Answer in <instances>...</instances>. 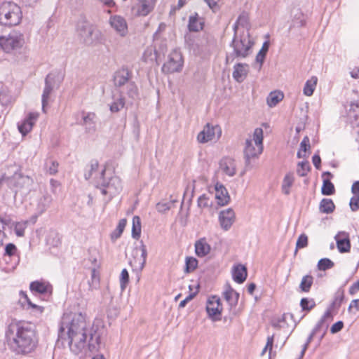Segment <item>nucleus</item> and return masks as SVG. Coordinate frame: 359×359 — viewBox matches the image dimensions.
Listing matches in <instances>:
<instances>
[{
    "label": "nucleus",
    "mask_w": 359,
    "mask_h": 359,
    "mask_svg": "<svg viewBox=\"0 0 359 359\" xmlns=\"http://www.w3.org/2000/svg\"><path fill=\"white\" fill-rule=\"evenodd\" d=\"M126 226V219H121L116 227V229L115 231L111 234V238L112 239H116L119 238L123 233L125 227Z\"/></svg>",
    "instance_id": "nucleus-46"
},
{
    "label": "nucleus",
    "mask_w": 359,
    "mask_h": 359,
    "mask_svg": "<svg viewBox=\"0 0 359 359\" xmlns=\"http://www.w3.org/2000/svg\"><path fill=\"white\" fill-rule=\"evenodd\" d=\"M11 350L17 354H27L36 347L38 339L32 324L25 322L11 323L6 332Z\"/></svg>",
    "instance_id": "nucleus-2"
},
{
    "label": "nucleus",
    "mask_w": 359,
    "mask_h": 359,
    "mask_svg": "<svg viewBox=\"0 0 359 359\" xmlns=\"http://www.w3.org/2000/svg\"><path fill=\"white\" fill-rule=\"evenodd\" d=\"M263 150V130L257 128L253 133V139H248L245 141L244 154L246 165L250 163V160L257 158Z\"/></svg>",
    "instance_id": "nucleus-6"
},
{
    "label": "nucleus",
    "mask_w": 359,
    "mask_h": 359,
    "mask_svg": "<svg viewBox=\"0 0 359 359\" xmlns=\"http://www.w3.org/2000/svg\"><path fill=\"white\" fill-rule=\"evenodd\" d=\"M215 198L217 200V203L219 205H226L230 200V197L226 188L222 184L217 183L215 185Z\"/></svg>",
    "instance_id": "nucleus-25"
},
{
    "label": "nucleus",
    "mask_w": 359,
    "mask_h": 359,
    "mask_svg": "<svg viewBox=\"0 0 359 359\" xmlns=\"http://www.w3.org/2000/svg\"><path fill=\"white\" fill-rule=\"evenodd\" d=\"M58 163L55 161H51L48 168V171L50 175H55L57 172Z\"/></svg>",
    "instance_id": "nucleus-64"
},
{
    "label": "nucleus",
    "mask_w": 359,
    "mask_h": 359,
    "mask_svg": "<svg viewBox=\"0 0 359 359\" xmlns=\"http://www.w3.org/2000/svg\"><path fill=\"white\" fill-rule=\"evenodd\" d=\"M156 0H136L131 7L134 16H147L154 8Z\"/></svg>",
    "instance_id": "nucleus-11"
},
{
    "label": "nucleus",
    "mask_w": 359,
    "mask_h": 359,
    "mask_svg": "<svg viewBox=\"0 0 359 359\" xmlns=\"http://www.w3.org/2000/svg\"><path fill=\"white\" fill-rule=\"evenodd\" d=\"M77 31L86 45L91 46L101 40V32L88 22H80L77 25Z\"/></svg>",
    "instance_id": "nucleus-8"
},
{
    "label": "nucleus",
    "mask_w": 359,
    "mask_h": 359,
    "mask_svg": "<svg viewBox=\"0 0 359 359\" xmlns=\"http://www.w3.org/2000/svg\"><path fill=\"white\" fill-rule=\"evenodd\" d=\"M29 309H32L35 315H40L43 312L44 308L33 303L32 304H30Z\"/></svg>",
    "instance_id": "nucleus-61"
},
{
    "label": "nucleus",
    "mask_w": 359,
    "mask_h": 359,
    "mask_svg": "<svg viewBox=\"0 0 359 359\" xmlns=\"http://www.w3.org/2000/svg\"><path fill=\"white\" fill-rule=\"evenodd\" d=\"M206 311L209 317L213 321L219 320L221 319V313L222 311L220 299L216 296L210 297L207 302Z\"/></svg>",
    "instance_id": "nucleus-13"
},
{
    "label": "nucleus",
    "mask_w": 359,
    "mask_h": 359,
    "mask_svg": "<svg viewBox=\"0 0 359 359\" xmlns=\"http://www.w3.org/2000/svg\"><path fill=\"white\" fill-rule=\"evenodd\" d=\"M141 233V222L138 216H134L133 218L132 236L135 239H138Z\"/></svg>",
    "instance_id": "nucleus-38"
},
{
    "label": "nucleus",
    "mask_w": 359,
    "mask_h": 359,
    "mask_svg": "<svg viewBox=\"0 0 359 359\" xmlns=\"http://www.w3.org/2000/svg\"><path fill=\"white\" fill-rule=\"evenodd\" d=\"M308 245V237L306 234H301L296 243V251L299 248H304Z\"/></svg>",
    "instance_id": "nucleus-51"
},
{
    "label": "nucleus",
    "mask_w": 359,
    "mask_h": 359,
    "mask_svg": "<svg viewBox=\"0 0 359 359\" xmlns=\"http://www.w3.org/2000/svg\"><path fill=\"white\" fill-rule=\"evenodd\" d=\"M284 97V95L279 90L271 92L266 98L269 107H273L277 105Z\"/></svg>",
    "instance_id": "nucleus-33"
},
{
    "label": "nucleus",
    "mask_w": 359,
    "mask_h": 359,
    "mask_svg": "<svg viewBox=\"0 0 359 359\" xmlns=\"http://www.w3.org/2000/svg\"><path fill=\"white\" fill-rule=\"evenodd\" d=\"M29 287L32 292L38 294H46L51 292V287L49 285L39 281L32 282L30 284Z\"/></svg>",
    "instance_id": "nucleus-31"
},
{
    "label": "nucleus",
    "mask_w": 359,
    "mask_h": 359,
    "mask_svg": "<svg viewBox=\"0 0 359 359\" xmlns=\"http://www.w3.org/2000/svg\"><path fill=\"white\" fill-rule=\"evenodd\" d=\"M335 205L330 198H323L319 205V210L323 213L330 214L334 210Z\"/></svg>",
    "instance_id": "nucleus-34"
},
{
    "label": "nucleus",
    "mask_w": 359,
    "mask_h": 359,
    "mask_svg": "<svg viewBox=\"0 0 359 359\" xmlns=\"http://www.w3.org/2000/svg\"><path fill=\"white\" fill-rule=\"evenodd\" d=\"M28 221L15 222L14 231L17 236L23 237L25 236V231L27 226Z\"/></svg>",
    "instance_id": "nucleus-43"
},
{
    "label": "nucleus",
    "mask_w": 359,
    "mask_h": 359,
    "mask_svg": "<svg viewBox=\"0 0 359 359\" xmlns=\"http://www.w3.org/2000/svg\"><path fill=\"white\" fill-rule=\"evenodd\" d=\"M100 284V273L99 271L94 267L91 269V277L88 281L89 289L90 290H95L98 287Z\"/></svg>",
    "instance_id": "nucleus-36"
},
{
    "label": "nucleus",
    "mask_w": 359,
    "mask_h": 359,
    "mask_svg": "<svg viewBox=\"0 0 359 359\" xmlns=\"http://www.w3.org/2000/svg\"><path fill=\"white\" fill-rule=\"evenodd\" d=\"M156 209L159 212L164 213L170 209L169 203L160 202L156 205Z\"/></svg>",
    "instance_id": "nucleus-58"
},
{
    "label": "nucleus",
    "mask_w": 359,
    "mask_h": 359,
    "mask_svg": "<svg viewBox=\"0 0 359 359\" xmlns=\"http://www.w3.org/2000/svg\"><path fill=\"white\" fill-rule=\"evenodd\" d=\"M111 27L121 37H125L128 32L126 19L118 15H111L109 19Z\"/></svg>",
    "instance_id": "nucleus-14"
},
{
    "label": "nucleus",
    "mask_w": 359,
    "mask_h": 359,
    "mask_svg": "<svg viewBox=\"0 0 359 359\" xmlns=\"http://www.w3.org/2000/svg\"><path fill=\"white\" fill-rule=\"evenodd\" d=\"M129 281V275L128 271L124 269L121 273L120 285L122 290H125L126 285Z\"/></svg>",
    "instance_id": "nucleus-52"
},
{
    "label": "nucleus",
    "mask_w": 359,
    "mask_h": 359,
    "mask_svg": "<svg viewBox=\"0 0 359 359\" xmlns=\"http://www.w3.org/2000/svg\"><path fill=\"white\" fill-rule=\"evenodd\" d=\"M183 65V59L181 53L177 50H173L169 55L168 60L163 65L162 70L164 73L170 74L180 72Z\"/></svg>",
    "instance_id": "nucleus-10"
},
{
    "label": "nucleus",
    "mask_w": 359,
    "mask_h": 359,
    "mask_svg": "<svg viewBox=\"0 0 359 359\" xmlns=\"http://www.w3.org/2000/svg\"><path fill=\"white\" fill-rule=\"evenodd\" d=\"M15 250H16V247L14 244L8 243L6 245L5 254L8 255L9 256H11L14 254Z\"/></svg>",
    "instance_id": "nucleus-62"
},
{
    "label": "nucleus",
    "mask_w": 359,
    "mask_h": 359,
    "mask_svg": "<svg viewBox=\"0 0 359 359\" xmlns=\"http://www.w3.org/2000/svg\"><path fill=\"white\" fill-rule=\"evenodd\" d=\"M222 134L221 128L218 126H212L209 123L203 128L198 136L197 140L200 143H206L210 141L217 140Z\"/></svg>",
    "instance_id": "nucleus-12"
},
{
    "label": "nucleus",
    "mask_w": 359,
    "mask_h": 359,
    "mask_svg": "<svg viewBox=\"0 0 359 359\" xmlns=\"http://www.w3.org/2000/svg\"><path fill=\"white\" fill-rule=\"evenodd\" d=\"M111 97L113 102L109 104V109L111 112H118L125 106V98L123 93L118 88H114Z\"/></svg>",
    "instance_id": "nucleus-19"
},
{
    "label": "nucleus",
    "mask_w": 359,
    "mask_h": 359,
    "mask_svg": "<svg viewBox=\"0 0 359 359\" xmlns=\"http://www.w3.org/2000/svg\"><path fill=\"white\" fill-rule=\"evenodd\" d=\"M203 20L197 13L191 15L189 19V29L191 32H198L203 29Z\"/></svg>",
    "instance_id": "nucleus-30"
},
{
    "label": "nucleus",
    "mask_w": 359,
    "mask_h": 359,
    "mask_svg": "<svg viewBox=\"0 0 359 359\" xmlns=\"http://www.w3.org/2000/svg\"><path fill=\"white\" fill-rule=\"evenodd\" d=\"M219 169L226 175L232 177L236 174V163L230 158H224L220 161Z\"/></svg>",
    "instance_id": "nucleus-24"
},
{
    "label": "nucleus",
    "mask_w": 359,
    "mask_h": 359,
    "mask_svg": "<svg viewBox=\"0 0 359 359\" xmlns=\"http://www.w3.org/2000/svg\"><path fill=\"white\" fill-rule=\"evenodd\" d=\"M98 162L97 161H93L90 163V171L88 175L86 174V178L88 179L93 175V172L96 171L98 168Z\"/></svg>",
    "instance_id": "nucleus-63"
},
{
    "label": "nucleus",
    "mask_w": 359,
    "mask_h": 359,
    "mask_svg": "<svg viewBox=\"0 0 359 359\" xmlns=\"http://www.w3.org/2000/svg\"><path fill=\"white\" fill-rule=\"evenodd\" d=\"M294 182V176L293 172H290L285 175L281 186L282 192L285 195L290 194V188L293 185Z\"/></svg>",
    "instance_id": "nucleus-32"
},
{
    "label": "nucleus",
    "mask_w": 359,
    "mask_h": 359,
    "mask_svg": "<svg viewBox=\"0 0 359 359\" xmlns=\"http://www.w3.org/2000/svg\"><path fill=\"white\" fill-rule=\"evenodd\" d=\"M321 192L325 196L333 194L334 193V184L329 180H325L321 188Z\"/></svg>",
    "instance_id": "nucleus-44"
},
{
    "label": "nucleus",
    "mask_w": 359,
    "mask_h": 359,
    "mask_svg": "<svg viewBox=\"0 0 359 359\" xmlns=\"http://www.w3.org/2000/svg\"><path fill=\"white\" fill-rule=\"evenodd\" d=\"M248 25V18L245 15H241L238 17L236 22L233 26V30L235 34L237 33V30L239 29V26L245 27Z\"/></svg>",
    "instance_id": "nucleus-53"
},
{
    "label": "nucleus",
    "mask_w": 359,
    "mask_h": 359,
    "mask_svg": "<svg viewBox=\"0 0 359 359\" xmlns=\"http://www.w3.org/2000/svg\"><path fill=\"white\" fill-rule=\"evenodd\" d=\"M137 251L140 252V257L137 259L138 262V268L140 270L143 269L144 267L147 256V252L146 249V246L143 244L142 242H141V245L140 246L139 249H136Z\"/></svg>",
    "instance_id": "nucleus-40"
},
{
    "label": "nucleus",
    "mask_w": 359,
    "mask_h": 359,
    "mask_svg": "<svg viewBox=\"0 0 359 359\" xmlns=\"http://www.w3.org/2000/svg\"><path fill=\"white\" fill-rule=\"evenodd\" d=\"M55 86V76L53 74L47 75L45 80V87L42 94V110L46 112V107L48 104L50 95Z\"/></svg>",
    "instance_id": "nucleus-15"
},
{
    "label": "nucleus",
    "mask_w": 359,
    "mask_h": 359,
    "mask_svg": "<svg viewBox=\"0 0 359 359\" xmlns=\"http://www.w3.org/2000/svg\"><path fill=\"white\" fill-rule=\"evenodd\" d=\"M198 265V261L194 257H187L186 259V268L185 272L190 273L193 271Z\"/></svg>",
    "instance_id": "nucleus-49"
},
{
    "label": "nucleus",
    "mask_w": 359,
    "mask_h": 359,
    "mask_svg": "<svg viewBox=\"0 0 359 359\" xmlns=\"http://www.w3.org/2000/svg\"><path fill=\"white\" fill-rule=\"evenodd\" d=\"M333 319V316H332V311L330 309H327L325 313L323 314V316L321 317V318L320 319V320L318 322V323L316 324V327H314V329L316 330V331L317 332H320V330H323V332L321 335V338L323 337V336L325 335L327 328H328V325H329V323L330 321H332Z\"/></svg>",
    "instance_id": "nucleus-22"
},
{
    "label": "nucleus",
    "mask_w": 359,
    "mask_h": 359,
    "mask_svg": "<svg viewBox=\"0 0 359 359\" xmlns=\"http://www.w3.org/2000/svg\"><path fill=\"white\" fill-rule=\"evenodd\" d=\"M300 306L303 311H309L315 307L316 303L313 299L302 298L300 302Z\"/></svg>",
    "instance_id": "nucleus-45"
},
{
    "label": "nucleus",
    "mask_w": 359,
    "mask_h": 359,
    "mask_svg": "<svg viewBox=\"0 0 359 359\" xmlns=\"http://www.w3.org/2000/svg\"><path fill=\"white\" fill-rule=\"evenodd\" d=\"M96 115L95 113H83L82 122L81 124L85 127V130L88 133H93L96 130L95 126Z\"/></svg>",
    "instance_id": "nucleus-20"
},
{
    "label": "nucleus",
    "mask_w": 359,
    "mask_h": 359,
    "mask_svg": "<svg viewBox=\"0 0 359 359\" xmlns=\"http://www.w3.org/2000/svg\"><path fill=\"white\" fill-rule=\"evenodd\" d=\"M350 208L353 211L359 209V195H355L350 200Z\"/></svg>",
    "instance_id": "nucleus-57"
},
{
    "label": "nucleus",
    "mask_w": 359,
    "mask_h": 359,
    "mask_svg": "<svg viewBox=\"0 0 359 359\" xmlns=\"http://www.w3.org/2000/svg\"><path fill=\"white\" fill-rule=\"evenodd\" d=\"M232 275L233 280L236 283H242L247 278V269L241 264L236 265L233 269Z\"/></svg>",
    "instance_id": "nucleus-27"
},
{
    "label": "nucleus",
    "mask_w": 359,
    "mask_h": 359,
    "mask_svg": "<svg viewBox=\"0 0 359 359\" xmlns=\"http://www.w3.org/2000/svg\"><path fill=\"white\" fill-rule=\"evenodd\" d=\"M348 116L350 118H353L357 123H359V102H353L350 104L348 111Z\"/></svg>",
    "instance_id": "nucleus-37"
},
{
    "label": "nucleus",
    "mask_w": 359,
    "mask_h": 359,
    "mask_svg": "<svg viewBox=\"0 0 359 359\" xmlns=\"http://www.w3.org/2000/svg\"><path fill=\"white\" fill-rule=\"evenodd\" d=\"M318 332L316 331L315 329L313 330L312 332L310 334V335L309 336L308 339H307V341L305 343V344L303 346V348L302 350V352H301V357H302L306 351V350L307 349V347L309 346V344L311 343V341H312L313 337L315 334H316Z\"/></svg>",
    "instance_id": "nucleus-59"
},
{
    "label": "nucleus",
    "mask_w": 359,
    "mask_h": 359,
    "mask_svg": "<svg viewBox=\"0 0 359 359\" xmlns=\"http://www.w3.org/2000/svg\"><path fill=\"white\" fill-rule=\"evenodd\" d=\"M311 146L309 144V138L305 136L300 143V149L297 152L298 158H304L306 156V152L310 149Z\"/></svg>",
    "instance_id": "nucleus-41"
},
{
    "label": "nucleus",
    "mask_w": 359,
    "mask_h": 359,
    "mask_svg": "<svg viewBox=\"0 0 359 359\" xmlns=\"http://www.w3.org/2000/svg\"><path fill=\"white\" fill-rule=\"evenodd\" d=\"M334 266V262L327 258L321 259L318 264L320 270L325 271Z\"/></svg>",
    "instance_id": "nucleus-50"
},
{
    "label": "nucleus",
    "mask_w": 359,
    "mask_h": 359,
    "mask_svg": "<svg viewBox=\"0 0 359 359\" xmlns=\"http://www.w3.org/2000/svg\"><path fill=\"white\" fill-rule=\"evenodd\" d=\"M248 72L249 69L247 64L237 63L233 67L232 76L238 83H242L247 77Z\"/></svg>",
    "instance_id": "nucleus-21"
},
{
    "label": "nucleus",
    "mask_w": 359,
    "mask_h": 359,
    "mask_svg": "<svg viewBox=\"0 0 359 359\" xmlns=\"http://www.w3.org/2000/svg\"><path fill=\"white\" fill-rule=\"evenodd\" d=\"M344 327V323L342 321H338L332 325L330 328V332L332 334H335L342 330Z\"/></svg>",
    "instance_id": "nucleus-60"
},
{
    "label": "nucleus",
    "mask_w": 359,
    "mask_h": 359,
    "mask_svg": "<svg viewBox=\"0 0 359 359\" xmlns=\"http://www.w3.org/2000/svg\"><path fill=\"white\" fill-rule=\"evenodd\" d=\"M219 221L222 229L228 231L233 225L235 221V213L231 208L220 212L219 215Z\"/></svg>",
    "instance_id": "nucleus-18"
},
{
    "label": "nucleus",
    "mask_w": 359,
    "mask_h": 359,
    "mask_svg": "<svg viewBox=\"0 0 359 359\" xmlns=\"http://www.w3.org/2000/svg\"><path fill=\"white\" fill-rule=\"evenodd\" d=\"M317 81L318 78L313 76L306 82L303 89V93L305 95L311 96L313 95L317 85Z\"/></svg>",
    "instance_id": "nucleus-35"
},
{
    "label": "nucleus",
    "mask_w": 359,
    "mask_h": 359,
    "mask_svg": "<svg viewBox=\"0 0 359 359\" xmlns=\"http://www.w3.org/2000/svg\"><path fill=\"white\" fill-rule=\"evenodd\" d=\"M337 248L339 252H348L351 249V242L348 233L346 231H339L334 236Z\"/></svg>",
    "instance_id": "nucleus-17"
},
{
    "label": "nucleus",
    "mask_w": 359,
    "mask_h": 359,
    "mask_svg": "<svg viewBox=\"0 0 359 359\" xmlns=\"http://www.w3.org/2000/svg\"><path fill=\"white\" fill-rule=\"evenodd\" d=\"M25 43V36L19 31L13 30L8 34L1 36V49L7 53H15Z\"/></svg>",
    "instance_id": "nucleus-7"
},
{
    "label": "nucleus",
    "mask_w": 359,
    "mask_h": 359,
    "mask_svg": "<svg viewBox=\"0 0 359 359\" xmlns=\"http://www.w3.org/2000/svg\"><path fill=\"white\" fill-rule=\"evenodd\" d=\"M253 44L254 42L251 39L248 30L243 31L239 36L237 35V33L235 34L231 45L233 51L226 55V63L232 62L235 58L243 59L247 57L252 53Z\"/></svg>",
    "instance_id": "nucleus-3"
},
{
    "label": "nucleus",
    "mask_w": 359,
    "mask_h": 359,
    "mask_svg": "<svg viewBox=\"0 0 359 359\" xmlns=\"http://www.w3.org/2000/svg\"><path fill=\"white\" fill-rule=\"evenodd\" d=\"M195 251L198 256L204 257L210 251V246L205 238H201L195 244Z\"/></svg>",
    "instance_id": "nucleus-29"
},
{
    "label": "nucleus",
    "mask_w": 359,
    "mask_h": 359,
    "mask_svg": "<svg viewBox=\"0 0 359 359\" xmlns=\"http://www.w3.org/2000/svg\"><path fill=\"white\" fill-rule=\"evenodd\" d=\"M225 300L231 307L236 306L238 301L239 294L236 292L230 285H226L223 292Z\"/></svg>",
    "instance_id": "nucleus-26"
},
{
    "label": "nucleus",
    "mask_w": 359,
    "mask_h": 359,
    "mask_svg": "<svg viewBox=\"0 0 359 359\" xmlns=\"http://www.w3.org/2000/svg\"><path fill=\"white\" fill-rule=\"evenodd\" d=\"M344 291L338 290L334 294V300H333V302L330 306V308L329 309H330L332 311V309H333L339 308L343 300H344Z\"/></svg>",
    "instance_id": "nucleus-42"
},
{
    "label": "nucleus",
    "mask_w": 359,
    "mask_h": 359,
    "mask_svg": "<svg viewBox=\"0 0 359 359\" xmlns=\"http://www.w3.org/2000/svg\"><path fill=\"white\" fill-rule=\"evenodd\" d=\"M126 93L130 97L133 99H135L137 97L138 90L136 85L133 82H130L127 83Z\"/></svg>",
    "instance_id": "nucleus-48"
},
{
    "label": "nucleus",
    "mask_w": 359,
    "mask_h": 359,
    "mask_svg": "<svg viewBox=\"0 0 359 359\" xmlns=\"http://www.w3.org/2000/svg\"><path fill=\"white\" fill-rule=\"evenodd\" d=\"M96 187L103 195L107 196L110 200L118 194L122 190V184L120 178L112 175L110 170L104 169L96 182Z\"/></svg>",
    "instance_id": "nucleus-4"
},
{
    "label": "nucleus",
    "mask_w": 359,
    "mask_h": 359,
    "mask_svg": "<svg viewBox=\"0 0 359 359\" xmlns=\"http://www.w3.org/2000/svg\"><path fill=\"white\" fill-rule=\"evenodd\" d=\"M313 276H311L310 275L304 276L302 278V281L299 285V288H300L301 291L304 292H308L310 290V289L313 285Z\"/></svg>",
    "instance_id": "nucleus-39"
},
{
    "label": "nucleus",
    "mask_w": 359,
    "mask_h": 359,
    "mask_svg": "<svg viewBox=\"0 0 359 359\" xmlns=\"http://www.w3.org/2000/svg\"><path fill=\"white\" fill-rule=\"evenodd\" d=\"M348 311L353 313H356L359 311V299H353L351 302L348 308Z\"/></svg>",
    "instance_id": "nucleus-56"
},
{
    "label": "nucleus",
    "mask_w": 359,
    "mask_h": 359,
    "mask_svg": "<svg viewBox=\"0 0 359 359\" xmlns=\"http://www.w3.org/2000/svg\"><path fill=\"white\" fill-rule=\"evenodd\" d=\"M130 78V73L127 69H121L116 72L114 78L116 88L123 87L125 85L127 86V83L130 82L129 81Z\"/></svg>",
    "instance_id": "nucleus-23"
},
{
    "label": "nucleus",
    "mask_w": 359,
    "mask_h": 359,
    "mask_svg": "<svg viewBox=\"0 0 359 359\" xmlns=\"http://www.w3.org/2000/svg\"><path fill=\"white\" fill-rule=\"evenodd\" d=\"M58 339L67 341L73 353L79 354L87 348L94 351L100 344V334L88 329L85 317L81 313H65L62 318Z\"/></svg>",
    "instance_id": "nucleus-1"
},
{
    "label": "nucleus",
    "mask_w": 359,
    "mask_h": 359,
    "mask_svg": "<svg viewBox=\"0 0 359 359\" xmlns=\"http://www.w3.org/2000/svg\"><path fill=\"white\" fill-rule=\"evenodd\" d=\"M210 205V199L205 194H203L198 198V206L200 208H208Z\"/></svg>",
    "instance_id": "nucleus-54"
},
{
    "label": "nucleus",
    "mask_w": 359,
    "mask_h": 359,
    "mask_svg": "<svg viewBox=\"0 0 359 359\" xmlns=\"http://www.w3.org/2000/svg\"><path fill=\"white\" fill-rule=\"evenodd\" d=\"M310 166L308 162H299L297 165V173L300 177H304L309 171Z\"/></svg>",
    "instance_id": "nucleus-47"
},
{
    "label": "nucleus",
    "mask_w": 359,
    "mask_h": 359,
    "mask_svg": "<svg viewBox=\"0 0 359 359\" xmlns=\"http://www.w3.org/2000/svg\"><path fill=\"white\" fill-rule=\"evenodd\" d=\"M22 18L21 8L16 4L11 1L0 4V25L15 26L20 22Z\"/></svg>",
    "instance_id": "nucleus-5"
},
{
    "label": "nucleus",
    "mask_w": 359,
    "mask_h": 359,
    "mask_svg": "<svg viewBox=\"0 0 359 359\" xmlns=\"http://www.w3.org/2000/svg\"><path fill=\"white\" fill-rule=\"evenodd\" d=\"M39 114L37 112H30L22 123H18V128L19 132L23 136L26 135L32 130L33 126L39 118Z\"/></svg>",
    "instance_id": "nucleus-16"
},
{
    "label": "nucleus",
    "mask_w": 359,
    "mask_h": 359,
    "mask_svg": "<svg viewBox=\"0 0 359 359\" xmlns=\"http://www.w3.org/2000/svg\"><path fill=\"white\" fill-rule=\"evenodd\" d=\"M273 335L269 336L267 337L266 344L265 347L264 348V349L262 350V351L261 353V355H264L267 350L269 351V354H271L272 347H273Z\"/></svg>",
    "instance_id": "nucleus-55"
},
{
    "label": "nucleus",
    "mask_w": 359,
    "mask_h": 359,
    "mask_svg": "<svg viewBox=\"0 0 359 359\" xmlns=\"http://www.w3.org/2000/svg\"><path fill=\"white\" fill-rule=\"evenodd\" d=\"M52 202V197L49 194L42 196L37 202L36 211L38 215H42L50 206Z\"/></svg>",
    "instance_id": "nucleus-28"
},
{
    "label": "nucleus",
    "mask_w": 359,
    "mask_h": 359,
    "mask_svg": "<svg viewBox=\"0 0 359 359\" xmlns=\"http://www.w3.org/2000/svg\"><path fill=\"white\" fill-rule=\"evenodd\" d=\"M10 184L16 194H20L22 196H25L31 190L33 180L20 173H15L10 180Z\"/></svg>",
    "instance_id": "nucleus-9"
}]
</instances>
